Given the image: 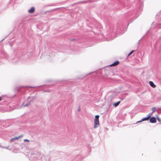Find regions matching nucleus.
Instances as JSON below:
<instances>
[{"label": "nucleus", "instance_id": "f257e3e1", "mask_svg": "<svg viewBox=\"0 0 161 161\" xmlns=\"http://www.w3.org/2000/svg\"><path fill=\"white\" fill-rule=\"evenodd\" d=\"M99 116L97 115H95L94 119V128H97L99 125Z\"/></svg>", "mask_w": 161, "mask_h": 161}, {"label": "nucleus", "instance_id": "f03ea898", "mask_svg": "<svg viewBox=\"0 0 161 161\" xmlns=\"http://www.w3.org/2000/svg\"><path fill=\"white\" fill-rule=\"evenodd\" d=\"M31 98V100H30L28 102V103H27L25 104L24 103H23V104H22V107H26V106H28L30 104V103L31 102H32L33 101V100L36 97L33 96V97H28V99H29Z\"/></svg>", "mask_w": 161, "mask_h": 161}, {"label": "nucleus", "instance_id": "7ed1b4c3", "mask_svg": "<svg viewBox=\"0 0 161 161\" xmlns=\"http://www.w3.org/2000/svg\"><path fill=\"white\" fill-rule=\"evenodd\" d=\"M149 120L150 121V122L151 123H155L157 122V120H156V118H155L154 117H150V118H149Z\"/></svg>", "mask_w": 161, "mask_h": 161}, {"label": "nucleus", "instance_id": "20e7f679", "mask_svg": "<svg viewBox=\"0 0 161 161\" xmlns=\"http://www.w3.org/2000/svg\"><path fill=\"white\" fill-rule=\"evenodd\" d=\"M119 63V61L118 60H116L111 64H110L109 66L110 67L115 66L118 65Z\"/></svg>", "mask_w": 161, "mask_h": 161}, {"label": "nucleus", "instance_id": "39448f33", "mask_svg": "<svg viewBox=\"0 0 161 161\" xmlns=\"http://www.w3.org/2000/svg\"><path fill=\"white\" fill-rule=\"evenodd\" d=\"M38 86H29V87H30V88H38ZM22 89H21V88H19L18 90V92H20L21 90L23 89H24L25 90V89L29 87V86H25V87L22 86Z\"/></svg>", "mask_w": 161, "mask_h": 161}, {"label": "nucleus", "instance_id": "423d86ee", "mask_svg": "<svg viewBox=\"0 0 161 161\" xmlns=\"http://www.w3.org/2000/svg\"><path fill=\"white\" fill-rule=\"evenodd\" d=\"M149 118L147 116V117L142 118L141 120L137 121L136 124L142 122L143 121L148 120H149Z\"/></svg>", "mask_w": 161, "mask_h": 161}, {"label": "nucleus", "instance_id": "0eeeda50", "mask_svg": "<svg viewBox=\"0 0 161 161\" xmlns=\"http://www.w3.org/2000/svg\"><path fill=\"white\" fill-rule=\"evenodd\" d=\"M35 11V8L34 7H32L30 9H28V12L30 14L33 13Z\"/></svg>", "mask_w": 161, "mask_h": 161}, {"label": "nucleus", "instance_id": "6e6552de", "mask_svg": "<svg viewBox=\"0 0 161 161\" xmlns=\"http://www.w3.org/2000/svg\"><path fill=\"white\" fill-rule=\"evenodd\" d=\"M30 158L32 160H35L36 158V155L35 154H31Z\"/></svg>", "mask_w": 161, "mask_h": 161}, {"label": "nucleus", "instance_id": "1a4fd4ad", "mask_svg": "<svg viewBox=\"0 0 161 161\" xmlns=\"http://www.w3.org/2000/svg\"><path fill=\"white\" fill-rule=\"evenodd\" d=\"M120 101H119L117 102L114 103H113V105L115 107H116L119 105L120 103Z\"/></svg>", "mask_w": 161, "mask_h": 161}, {"label": "nucleus", "instance_id": "9d476101", "mask_svg": "<svg viewBox=\"0 0 161 161\" xmlns=\"http://www.w3.org/2000/svg\"><path fill=\"white\" fill-rule=\"evenodd\" d=\"M149 84L150 86L153 88H155L156 86L153 82L152 81H149Z\"/></svg>", "mask_w": 161, "mask_h": 161}, {"label": "nucleus", "instance_id": "9b49d317", "mask_svg": "<svg viewBox=\"0 0 161 161\" xmlns=\"http://www.w3.org/2000/svg\"><path fill=\"white\" fill-rule=\"evenodd\" d=\"M122 27V26H121V27H120V25L119 24H117V32H119V30L121 29Z\"/></svg>", "mask_w": 161, "mask_h": 161}, {"label": "nucleus", "instance_id": "f8f14e48", "mask_svg": "<svg viewBox=\"0 0 161 161\" xmlns=\"http://www.w3.org/2000/svg\"><path fill=\"white\" fill-rule=\"evenodd\" d=\"M18 137H15L14 138H12L10 139V142H14V141H15V140H18Z\"/></svg>", "mask_w": 161, "mask_h": 161}, {"label": "nucleus", "instance_id": "ddd939ff", "mask_svg": "<svg viewBox=\"0 0 161 161\" xmlns=\"http://www.w3.org/2000/svg\"><path fill=\"white\" fill-rule=\"evenodd\" d=\"M156 117V120L157 119L159 122L161 121V119L159 117L158 115H157Z\"/></svg>", "mask_w": 161, "mask_h": 161}, {"label": "nucleus", "instance_id": "4468645a", "mask_svg": "<svg viewBox=\"0 0 161 161\" xmlns=\"http://www.w3.org/2000/svg\"><path fill=\"white\" fill-rule=\"evenodd\" d=\"M156 110V108L155 107H153L152 108V113H153Z\"/></svg>", "mask_w": 161, "mask_h": 161}, {"label": "nucleus", "instance_id": "2eb2a0df", "mask_svg": "<svg viewBox=\"0 0 161 161\" xmlns=\"http://www.w3.org/2000/svg\"><path fill=\"white\" fill-rule=\"evenodd\" d=\"M153 113H152V112L151 113H149L147 115V116L149 118H150V117H151V115L153 114Z\"/></svg>", "mask_w": 161, "mask_h": 161}, {"label": "nucleus", "instance_id": "dca6fc26", "mask_svg": "<svg viewBox=\"0 0 161 161\" xmlns=\"http://www.w3.org/2000/svg\"><path fill=\"white\" fill-rule=\"evenodd\" d=\"M135 51V50H132L129 53L128 55V57L131 55Z\"/></svg>", "mask_w": 161, "mask_h": 161}, {"label": "nucleus", "instance_id": "f3484780", "mask_svg": "<svg viewBox=\"0 0 161 161\" xmlns=\"http://www.w3.org/2000/svg\"><path fill=\"white\" fill-rule=\"evenodd\" d=\"M56 5V4H49L48 6H55Z\"/></svg>", "mask_w": 161, "mask_h": 161}, {"label": "nucleus", "instance_id": "a211bd4d", "mask_svg": "<svg viewBox=\"0 0 161 161\" xmlns=\"http://www.w3.org/2000/svg\"><path fill=\"white\" fill-rule=\"evenodd\" d=\"M14 0H11L10 3L12 4V3H14Z\"/></svg>", "mask_w": 161, "mask_h": 161}, {"label": "nucleus", "instance_id": "6ab92c4d", "mask_svg": "<svg viewBox=\"0 0 161 161\" xmlns=\"http://www.w3.org/2000/svg\"><path fill=\"white\" fill-rule=\"evenodd\" d=\"M158 27L159 28V29H161V25L160 24H158Z\"/></svg>", "mask_w": 161, "mask_h": 161}, {"label": "nucleus", "instance_id": "aec40b11", "mask_svg": "<svg viewBox=\"0 0 161 161\" xmlns=\"http://www.w3.org/2000/svg\"><path fill=\"white\" fill-rule=\"evenodd\" d=\"M24 141L25 142H29V140L28 139H25L24 140Z\"/></svg>", "mask_w": 161, "mask_h": 161}, {"label": "nucleus", "instance_id": "412c9836", "mask_svg": "<svg viewBox=\"0 0 161 161\" xmlns=\"http://www.w3.org/2000/svg\"><path fill=\"white\" fill-rule=\"evenodd\" d=\"M57 9V8H55V9H53L52 10H49V11H46V12H48L49 11H53V10H55L56 9Z\"/></svg>", "mask_w": 161, "mask_h": 161}, {"label": "nucleus", "instance_id": "4be33fe9", "mask_svg": "<svg viewBox=\"0 0 161 161\" xmlns=\"http://www.w3.org/2000/svg\"><path fill=\"white\" fill-rule=\"evenodd\" d=\"M23 135H19L18 137V139H19L20 137H23Z\"/></svg>", "mask_w": 161, "mask_h": 161}, {"label": "nucleus", "instance_id": "5701e85b", "mask_svg": "<svg viewBox=\"0 0 161 161\" xmlns=\"http://www.w3.org/2000/svg\"><path fill=\"white\" fill-rule=\"evenodd\" d=\"M75 40V39L74 38V39H70V40L71 41H72Z\"/></svg>", "mask_w": 161, "mask_h": 161}, {"label": "nucleus", "instance_id": "b1692460", "mask_svg": "<svg viewBox=\"0 0 161 161\" xmlns=\"http://www.w3.org/2000/svg\"><path fill=\"white\" fill-rule=\"evenodd\" d=\"M80 107H79V108H78V111H80Z\"/></svg>", "mask_w": 161, "mask_h": 161}, {"label": "nucleus", "instance_id": "393cba45", "mask_svg": "<svg viewBox=\"0 0 161 161\" xmlns=\"http://www.w3.org/2000/svg\"><path fill=\"white\" fill-rule=\"evenodd\" d=\"M2 97H0V101H1V100H2Z\"/></svg>", "mask_w": 161, "mask_h": 161}, {"label": "nucleus", "instance_id": "a878e982", "mask_svg": "<svg viewBox=\"0 0 161 161\" xmlns=\"http://www.w3.org/2000/svg\"><path fill=\"white\" fill-rule=\"evenodd\" d=\"M86 1H84L82 2V3H86Z\"/></svg>", "mask_w": 161, "mask_h": 161}, {"label": "nucleus", "instance_id": "bb28decb", "mask_svg": "<svg viewBox=\"0 0 161 161\" xmlns=\"http://www.w3.org/2000/svg\"><path fill=\"white\" fill-rule=\"evenodd\" d=\"M5 39V38H4L2 40H1V41H0V42H2V41H3L4 39Z\"/></svg>", "mask_w": 161, "mask_h": 161}, {"label": "nucleus", "instance_id": "cd10ccee", "mask_svg": "<svg viewBox=\"0 0 161 161\" xmlns=\"http://www.w3.org/2000/svg\"><path fill=\"white\" fill-rule=\"evenodd\" d=\"M140 41H141V39H140V40L139 41H138V44H139V43H140Z\"/></svg>", "mask_w": 161, "mask_h": 161}, {"label": "nucleus", "instance_id": "c85d7f7f", "mask_svg": "<svg viewBox=\"0 0 161 161\" xmlns=\"http://www.w3.org/2000/svg\"><path fill=\"white\" fill-rule=\"evenodd\" d=\"M158 109L159 110H161V108H158Z\"/></svg>", "mask_w": 161, "mask_h": 161}, {"label": "nucleus", "instance_id": "c756f323", "mask_svg": "<svg viewBox=\"0 0 161 161\" xmlns=\"http://www.w3.org/2000/svg\"><path fill=\"white\" fill-rule=\"evenodd\" d=\"M15 96V95H14V96L13 97H14Z\"/></svg>", "mask_w": 161, "mask_h": 161}, {"label": "nucleus", "instance_id": "7c9ffc66", "mask_svg": "<svg viewBox=\"0 0 161 161\" xmlns=\"http://www.w3.org/2000/svg\"><path fill=\"white\" fill-rule=\"evenodd\" d=\"M41 86H42V85H41ZM38 87H40V86H38Z\"/></svg>", "mask_w": 161, "mask_h": 161}]
</instances>
